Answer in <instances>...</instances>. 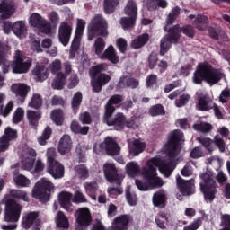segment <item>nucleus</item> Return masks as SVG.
Masks as SVG:
<instances>
[{"instance_id":"41","label":"nucleus","mask_w":230,"mask_h":230,"mask_svg":"<svg viewBox=\"0 0 230 230\" xmlns=\"http://www.w3.org/2000/svg\"><path fill=\"white\" fill-rule=\"evenodd\" d=\"M179 15H181V8L177 6L172 8L166 18L165 26H167V28H170V26H172V24H173L175 21H177V17H179Z\"/></svg>"},{"instance_id":"20","label":"nucleus","mask_w":230,"mask_h":230,"mask_svg":"<svg viewBox=\"0 0 230 230\" xmlns=\"http://www.w3.org/2000/svg\"><path fill=\"white\" fill-rule=\"evenodd\" d=\"M10 89L16 98H22V100L28 98V93L31 91V88L23 83H14L11 85Z\"/></svg>"},{"instance_id":"13","label":"nucleus","mask_w":230,"mask_h":230,"mask_svg":"<svg viewBox=\"0 0 230 230\" xmlns=\"http://www.w3.org/2000/svg\"><path fill=\"white\" fill-rule=\"evenodd\" d=\"M35 161H37V151L31 147L25 149L21 160L22 168L27 172H31L35 166Z\"/></svg>"},{"instance_id":"40","label":"nucleus","mask_w":230,"mask_h":230,"mask_svg":"<svg viewBox=\"0 0 230 230\" xmlns=\"http://www.w3.org/2000/svg\"><path fill=\"white\" fill-rule=\"evenodd\" d=\"M119 85H120V87H131V89H136V87L139 85V82L128 76H123L120 78Z\"/></svg>"},{"instance_id":"42","label":"nucleus","mask_w":230,"mask_h":230,"mask_svg":"<svg viewBox=\"0 0 230 230\" xmlns=\"http://www.w3.org/2000/svg\"><path fill=\"white\" fill-rule=\"evenodd\" d=\"M214 105L215 103L209 99H208L207 97H202L199 99L197 104V109L198 111H210V109H213Z\"/></svg>"},{"instance_id":"15","label":"nucleus","mask_w":230,"mask_h":230,"mask_svg":"<svg viewBox=\"0 0 230 230\" xmlns=\"http://www.w3.org/2000/svg\"><path fill=\"white\" fill-rule=\"evenodd\" d=\"M22 226L23 229L40 230V220L39 219V212H29L22 217Z\"/></svg>"},{"instance_id":"51","label":"nucleus","mask_w":230,"mask_h":230,"mask_svg":"<svg viewBox=\"0 0 230 230\" xmlns=\"http://www.w3.org/2000/svg\"><path fill=\"white\" fill-rule=\"evenodd\" d=\"M66 85V78L60 76L58 74L56 75V78L52 82L53 89H63Z\"/></svg>"},{"instance_id":"31","label":"nucleus","mask_w":230,"mask_h":230,"mask_svg":"<svg viewBox=\"0 0 230 230\" xmlns=\"http://www.w3.org/2000/svg\"><path fill=\"white\" fill-rule=\"evenodd\" d=\"M172 31L175 32L176 35H178V40H181V34L183 33V35H186L187 37H190V39H193L195 37V30H193V27L191 25H186L184 27H180L179 25H174L172 27Z\"/></svg>"},{"instance_id":"57","label":"nucleus","mask_w":230,"mask_h":230,"mask_svg":"<svg viewBox=\"0 0 230 230\" xmlns=\"http://www.w3.org/2000/svg\"><path fill=\"white\" fill-rule=\"evenodd\" d=\"M22 118H24V109L17 108L13 116V123H21Z\"/></svg>"},{"instance_id":"53","label":"nucleus","mask_w":230,"mask_h":230,"mask_svg":"<svg viewBox=\"0 0 230 230\" xmlns=\"http://www.w3.org/2000/svg\"><path fill=\"white\" fill-rule=\"evenodd\" d=\"M10 195H12V197H14L15 199H20V200H23L24 202H28L29 200L28 193L23 190H11Z\"/></svg>"},{"instance_id":"49","label":"nucleus","mask_w":230,"mask_h":230,"mask_svg":"<svg viewBox=\"0 0 230 230\" xmlns=\"http://www.w3.org/2000/svg\"><path fill=\"white\" fill-rule=\"evenodd\" d=\"M194 130L197 132H210L211 128H213V126L211 124L207 123V122H200V123H196L193 125Z\"/></svg>"},{"instance_id":"24","label":"nucleus","mask_w":230,"mask_h":230,"mask_svg":"<svg viewBox=\"0 0 230 230\" xmlns=\"http://www.w3.org/2000/svg\"><path fill=\"white\" fill-rule=\"evenodd\" d=\"M187 21L188 22H193L199 31H204L208 28V17L201 14H190L188 16Z\"/></svg>"},{"instance_id":"59","label":"nucleus","mask_w":230,"mask_h":230,"mask_svg":"<svg viewBox=\"0 0 230 230\" xmlns=\"http://www.w3.org/2000/svg\"><path fill=\"white\" fill-rule=\"evenodd\" d=\"M149 112L151 116H161V114H164V108L163 105L156 104L150 109Z\"/></svg>"},{"instance_id":"5","label":"nucleus","mask_w":230,"mask_h":230,"mask_svg":"<svg viewBox=\"0 0 230 230\" xmlns=\"http://www.w3.org/2000/svg\"><path fill=\"white\" fill-rule=\"evenodd\" d=\"M200 179H202L203 181L199 186L202 193L204 194L205 200L212 202L217 195V181H215V174H213L211 171H206L200 174Z\"/></svg>"},{"instance_id":"25","label":"nucleus","mask_w":230,"mask_h":230,"mask_svg":"<svg viewBox=\"0 0 230 230\" xmlns=\"http://www.w3.org/2000/svg\"><path fill=\"white\" fill-rule=\"evenodd\" d=\"M73 148V140L69 135H64L58 143V150L61 155H66V154H69L71 149Z\"/></svg>"},{"instance_id":"12","label":"nucleus","mask_w":230,"mask_h":230,"mask_svg":"<svg viewBox=\"0 0 230 230\" xmlns=\"http://www.w3.org/2000/svg\"><path fill=\"white\" fill-rule=\"evenodd\" d=\"M103 172L108 181L111 183L121 184V181H123V174L118 173V169H116V165L112 163H106L103 165Z\"/></svg>"},{"instance_id":"60","label":"nucleus","mask_w":230,"mask_h":230,"mask_svg":"<svg viewBox=\"0 0 230 230\" xmlns=\"http://www.w3.org/2000/svg\"><path fill=\"white\" fill-rule=\"evenodd\" d=\"M4 137L8 139V141H12L13 139L17 138V131L15 129H12L10 128H7L4 131V134L3 135Z\"/></svg>"},{"instance_id":"45","label":"nucleus","mask_w":230,"mask_h":230,"mask_svg":"<svg viewBox=\"0 0 230 230\" xmlns=\"http://www.w3.org/2000/svg\"><path fill=\"white\" fill-rule=\"evenodd\" d=\"M50 118L56 125H62L64 123V112H62V110L52 111Z\"/></svg>"},{"instance_id":"37","label":"nucleus","mask_w":230,"mask_h":230,"mask_svg":"<svg viewBox=\"0 0 230 230\" xmlns=\"http://www.w3.org/2000/svg\"><path fill=\"white\" fill-rule=\"evenodd\" d=\"M141 172V167L137 164V162H128L126 164V173L129 177H136L138 173Z\"/></svg>"},{"instance_id":"58","label":"nucleus","mask_w":230,"mask_h":230,"mask_svg":"<svg viewBox=\"0 0 230 230\" xmlns=\"http://www.w3.org/2000/svg\"><path fill=\"white\" fill-rule=\"evenodd\" d=\"M208 164L210 166H213L215 170H219L220 166H222V160L218 156H212L208 158Z\"/></svg>"},{"instance_id":"54","label":"nucleus","mask_w":230,"mask_h":230,"mask_svg":"<svg viewBox=\"0 0 230 230\" xmlns=\"http://www.w3.org/2000/svg\"><path fill=\"white\" fill-rule=\"evenodd\" d=\"M197 141L203 145L208 152H213V146H211V145H213V140L211 138L199 137H197Z\"/></svg>"},{"instance_id":"2","label":"nucleus","mask_w":230,"mask_h":230,"mask_svg":"<svg viewBox=\"0 0 230 230\" xmlns=\"http://www.w3.org/2000/svg\"><path fill=\"white\" fill-rule=\"evenodd\" d=\"M10 49L11 48L8 44H0V64H4V73H8L10 71V66L14 74L22 75V73H28L30 67H31V59L24 57L22 51L16 50L14 52V60L10 64L6 60V57L10 55Z\"/></svg>"},{"instance_id":"23","label":"nucleus","mask_w":230,"mask_h":230,"mask_svg":"<svg viewBox=\"0 0 230 230\" xmlns=\"http://www.w3.org/2000/svg\"><path fill=\"white\" fill-rule=\"evenodd\" d=\"M45 64V65H44ZM44 64L37 63L36 66L32 71V75H34V80L36 82H44V80H48V68H46V65L48 61L45 59Z\"/></svg>"},{"instance_id":"55","label":"nucleus","mask_w":230,"mask_h":230,"mask_svg":"<svg viewBox=\"0 0 230 230\" xmlns=\"http://www.w3.org/2000/svg\"><path fill=\"white\" fill-rule=\"evenodd\" d=\"M107 69H109L107 64H100L93 66L90 70V76H96L98 73H102V71H107Z\"/></svg>"},{"instance_id":"46","label":"nucleus","mask_w":230,"mask_h":230,"mask_svg":"<svg viewBox=\"0 0 230 230\" xmlns=\"http://www.w3.org/2000/svg\"><path fill=\"white\" fill-rule=\"evenodd\" d=\"M95 49V55H98L99 58L103 54V50L105 49V40L102 38H97L93 44Z\"/></svg>"},{"instance_id":"7","label":"nucleus","mask_w":230,"mask_h":230,"mask_svg":"<svg viewBox=\"0 0 230 230\" xmlns=\"http://www.w3.org/2000/svg\"><path fill=\"white\" fill-rule=\"evenodd\" d=\"M55 186L46 178H41L35 184L32 190V197L38 199L40 202H48L49 200V191H53Z\"/></svg>"},{"instance_id":"44","label":"nucleus","mask_w":230,"mask_h":230,"mask_svg":"<svg viewBox=\"0 0 230 230\" xmlns=\"http://www.w3.org/2000/svg\"><path fill=\"white\" fill-rule=\"evenodd\" d=\"M119 4V0H104L105 13H112L116 10V6Z\"/></svg>"},{"instance_id":"1","label":"nucleus","mask_w":230,"mask_h":230,"mask_svg":"<svg viewBox=\"0 0 230 230\" xmlns=\"http://www.w3.org/2000/svg\"><path fill=\"white\" fill-rule=\"evenodd\" d=\"M181 141H184V134L181 130H174L170 133L167 143L164 146L163 152L166 155V162L163 157L155 156L147 161L146 167L142 168L141 174L145 183L136 181V186L140 191H148L161 188L164 182L157 176V168L164 177H170L181 161Z\"/></svg>"},{"instance_id":"43","label":"nucleus","mask_w":230,"mask_h":230,"mask_svg":"<svg viewBox=\"0 0 230 230\" xmlns=\"http://www.w3.org/2000/svg\"><path fill=\"white\" fill-rule=\"evenodd\" d=\"M42 95L40 93H33L30 102H28V106L31 107L32 109H40V107H42Z\"/></svg>"},{"instance_id":"30","label":"nucleus","mask_w":230,"mask_h":230,"mask_svg":"<svg viewBox=\"0 0 230 230\" xmlns=\"http://www.w3.org/2000/svg\"><path fill=\"white\" fill-rule=\"evenodd\" d=\"M100 58L103 60L106 58V60H109V62H111V64H118L119 62V58L116 54V49L112 45H110L105 51L100 56Z\"/></svg>"},{"instance_id":"17","label":"nucleus","mask_w":230,"mask_h":230,"mask_svg":"<svg viewBox=\"0 0 230 230\" xmlns=\"http://www.w3.org/2000/svg\"><path fill=\"white\" fill-rule=\"evenodd\" d=\"M112 116H107V113L104 114V123L108 125V127H115L116 130H122L127 127V118L123 113H117L115 115L114 119H111Z\"/></svg>"},{"instance_id":"8","label":"nucleus","mask_w":230,"mask_h":230,"mask_svg":"<svg viewBox=\"0 0 230 230\" xmlns=\"http://www.w3.org/2000/svg\"><path fill=\"white\" fill-rule=\"evenodd\" d=\"M164 30L168 34L164 36L160 41V55H162V57L170 51V48H172V44L179 42V35L173 31L172 28L164 26Z\"/></svg>"},{"instance_id":"52","label":"nucleus","mask_w":230,"mask_h":230,"mask_svg":"<svg viewBox=\"0 0 230 230\" xmlns=\"http://www.w3.org/2000/svg\"><path fill=\"white\" fill-rule=\"evenodd\" d=\"M49 67L52 75H58L62 69V61H60V59H56L49 65Z\"/></svg>"},{"instance_id":"50","label":"nucleus","mask_w":230,"mask_h":230,"mask_svg":"<svg viewBox=\"0 0 230 230\" xmlns=\"http://www.w3.org/2000/svg\"><path fill=\"white\" fill-rule=\"evenodd\" d=\"M126 199L129 206H136L137 204V197L135 192L130 191V187H127L126 189Z\"/></svg>"},{"instance_id":"11","label":"nucleus","mask_w":230,"mask_h":230,"mask_svg":"<svg viewBox=\"0 0 230 230\" xmlns=\"http://www.w3.org/2000/svg\"><path fill=\"white\" fill-rule=\"evenodd\" d=\"M29 24L38 31H41V33H49V31H51L48 21L37 13L31 14L29 17Z\"/></svg>"},{"instance_id":"63","label":"nucleus","mask_w":230,"mask_h":230,"mask_svg":"<svg viewBox=\"0 0 230 230\" xmlns=\"http://www.w3.org/2000/svg\"><path fill=\"white\" fill-rule=\"evenodd\" d=\"M85 152H87V147L84 146H78L76 147V153L79 155V162L85 163Z\"/></svg>"},{"instance_id":"35","label":"nucleus","mask_w":230,"mask_h":230,"mask_svg":"<svg viewBox=\"0 0 230 230\" xmlns=\"http://www.w3.org/2000/svg\"><path fill=\"white\" fill-rule=\"evenodd\" d=\"M124 13L128 17L137 19V4L134 0H129L124 8Z\"/></svg>"},{"instance_id":"16","label":"nucleus","mask_w":230,"mask_h":230,"mask_svg":"<svg viewBox=\"0 0 230 230\" xmlns=\"http://www.w3.org/2000/svg\"><path fill=\"white\" fill-rule=\"evenodd\" d=\"M73 33V23H68L66 22H62L58 27V39L59 42L64 46L69 44L71 40V34Z\"/></svg>"},{"instance_id":"33","label":"nucleus","mask_w":230,"mask_h":230,"mask_svg":"<svg viewBox=\"0 0 230 230\" xmlns=\"http://www.w3.org/2000/svg\"><path fill=\"white\" fill-rule=\"evenodd\" d=\"M167 199L166 191L163 190H158L153 195V204L157 208H164Z\"/></svg>"},{"instance_id":"27","label":"nucleus","mask_w":230,"mask_h":230,"mask_svg":"<svg viewBox=\"0 0 230 230\" xmlns=\"http://www.w3.org/2000/svg\"><path fill=\"white\" fill-rule=\"evenodd\" d=\"M48 173L53 177V179H62L64 177V165L58 162H54L52 164H49Z\"/></svg>"},{"instance_id":"3","label":"nucleus","mask_w":230,"mask_h":230,"mask_svg":"<svg viewBox=\"0 0 230 230\" xmlns=\"http://www.w3.org/2000/svg\"><path fill=\"white\" fill-rule=\"evenodd\" d=\"M3 200L5 204L4 221L9 225H2L1 229L15 230L17 229L19 218H21L22 206L19 205L15 200L10 199L8 196H5Z\"/></svg>"},{"instance_id":"21","label":"nucleus","mask_w":230,"mask_h":230,"mask_svg":"<svg viewBox=\"0 0 230 230\" xmlns=\"http://www.w3.org/2000/svg\"><path fill=\"white\" fill-rule=\"evenodd\" d=\"M92 87L95 93H100L103 85H107L111 82V75L107 74H100L99 75L91 76Z\"/></svg>"},{"instance_id":"10","label":"nucleus","mask_w":230,"mask_h":230,"mask_svg":"<svg viewBox=\"0 0 230 230\" xmlns=\"http://www.w3.org/2000/svg\"><path fill=\"white\" fill-rule=\"evenodd\" d=\"M84 30H85V21L77 19L75 34L70 47L69 58H75V57H76V53H78V49H80V40H82Z\"/></svg>"},{"instance_id":"47","label":"nucleus","mask_w":230,"mask_h":230,"mask_svg":"<svg viewBox=\"0 0 230 230\" xmlns=\"http://www.w3.org/2000/svg\"><path fill=\"white\" fill-rule=\"evenodd\" d=\"M137 19V18H134L133 16L122 17L119 22L123 30H128V28H132V26L136 24Z\"/></svg>"},{"instance_id":"9","label":"nucleus","mask_w":230,"mask_h":230,"mask_svg":"<svg viewBox=\"0 0 230 230\" xmlns=\"http://www.w3.org/2000/svg\"><path fill=\"white\" fill-rule=\"evenodd\" d=\"M103 150H106L108 155H119V152H121V148L118 146V143L110 137L105 139L104 143L95 144L93 146L95 154H101Z\"/></svg>"},{"instance_id":"39","label":"nucleus","mask_w":230,"mask_h":230,"mask_svg":"<svg viewBox=\"0 0 230 230\" xmlns=\"http://www.w3.org/2000/svg\"><path fill=\"white\" fill-rule=\"evenodd\" d=\"M56 224L58 227L62 229H67L69 227V219L66 217V214L62 211H58L56 216Z\"/></svg>"},{"instance_id":"32","label":"nucleus","mask_w":230,"mask_h":230,"mask_svg":"<svg viewBox=\"0 0 230 230\" xmlns=\"http://www.w3.org/2000/svg\"><path fill=\"white\" fill-rule=\"evenodd\" d=\"M13 32L19 39L26 38L28 35V29H26V24L22 21H17L13 24Z\"/></svg>"},{"instance_id":"26","label":"nucleus","mask_w":230,"mask_h":230,"mask_svg":"<svg viewBox=\"0 0 230 230\" xmlns=\"http://www.w3.org/2000/svg\"><path fill=\"white\" fill-rule=\"evenodd\" d=\"M12 170L13 171V181L15 182L16 186H21V188H28L30 186L31 181L30 179H28L26 176L19 173V164H15L14 165H12Z\"/></svg>"},{"instance_id":"22","label":"nucleus","mask_w":230,"mask_h":230,"mask_svg":"<svg viewBox=\"0 0 230 230\" xmlns=\"http://www.w3.org/2000/svg\"><path fill=\"white\" fill-rule=\"evenodd\" d=\"M177 186L182 195H193L195 181L193 180L184 181L181 176L176 177Z\"/></svg>"},{"instance_id":"61","label":"nucleus","mask_w":230,"mask_h":230,"mask_svg":"<svg viewBox=\"0 0 230 230\" xmlns=\"http://www.w3.org/2000/svg\"><path fill=\"white\" fill-rule=\"evenodd\" d=\"M190 96L188 94H182L181 95L175 102L176 107H184L188 102H190Z\"/></svg>"},{"instance_id":"62","label":"nucleus","mask_w":230,"mask_h":230,"mask_svg":"<svg viewBox=\"0 0 230 230\" xmlns=\"http://www.w3.org/2000/svg\"><path fill=\"white\" fill-rule=\"evenodd\" d=\"M80 103H82V93L77 92L72 99V107L74 109H78V107H80Z\"/></svg>"},{"instance_id":"29","label":"nucleus","mask_w":230,"mask_h":230,"mask_svg":"<svg viewBox=\"0 0 230 230\" xmlns=\"http://www.w3.org/2000/svg\"><path fill=\"white\" fill-rule=\"evenodd\" d=\"M121 102H123V98L121 97V95L111 96L105 105L106 116H112V114H114L116 111V108H114V106L112 105H118V103H121Z\"/></svg>"},{"instance_id":"14","label":"nucleus","mask_w":230,"mask_h":230,"mask_svg":"<svg viewBox=\"0 0 230 230\" xmlns=\"http://www.w3.org/2000/svg\"><path fill=\"white\" fill-rule=\"evenodd\" d=\"M76 227L77 230H84V227H87L91 224V211L87 208H79L76 213Z\"/></svg>"},{"instance_id":"6","label":"nucleus","mask_w":230,"mask_h":230,"mask_svg":"<svg viewBox=\"0 0 230 230\" xmlns=\"http://www.w3.org/2000/svg\"><path fill=\"white\" fill-rule=\"evenodd\" d=\"M107 28L109 25L103 16L96 15L88 25V40H93L96 34L101 35V37H108Z\"/></svg>"},{"instance_id":"28","label":"nucleus","mask_w":230,"mask_h":230,"mask_svg":"<svg viewBox=\"0 0 230 230\" xmlns=\"http://www.w3.org/2000/svg\"><path fill=\"white\" fill-rule=\"evenodd\" d=\"M71 199H73V194H71V192L61 191L58 194V202L61 208H63V209H66V211H68V213H71V211H73Z\"/></svg>"},{"instance_id":"18","label":"nucleus","mask_w":230,"mask_h":230,"mask_svg":"<svg viewBox=\"0 0 230 230\" xmlns=\"http://www.w3.org/2000/svg\"><path fill=\"white\" fill-rule=\"evenodd\" d=\"M15 10L14 0H3L0 4V19H10L15 13Z\"/></svg>"},{"instance_id":"56","label":"nucleus","mask_w":230,"mask_h":230,"mask_svg":"<svg viewBox=\"0 0 230 230\" xmlns=\"http://www.w3.org/2000/svg\"><path fill=\"white\" fill-rule=\"evenodd\" d=\"M13 101H9L5 107L2 106V108H0V114L4 116V118H6V116H8V114L13 111Z\"/></svg>"},{"instance_id":"64","label":"nucleus","mask_w":230,"mask_h":230,"mask_svg":"<svg viewBox=\"0 0 230 230\" xmlns=\"http://www.w3.org/2000/svg\"><path fill=\"white\" fill-rule=\"evenodd\" d=\"M200 226H202V218H198L190 225L184 226L183 230H197Z\"/></svg>"},{"instance_id":"38","label":"nucleus","mask_w":230,"mask_h":230,"mask_svg":"<svg viewBox=\"0 0 230 230\" xmlns=\"http://www.w3.org/2000/svg\"><path fill=\"white\" fill-rule=\"evenodd\" d=\"M40 118H42V113L40 111H35L33 110L27 111V119L29 120L30 125H32V127H37Z\"/></svg>"},{"instance_id":"36","label":"nucleus","mask_w":230,"mask_h":230,"mask_svg":"<svg viewBox=\"0 0 230 230\" xmlns=\"http://www.w3.org/2000/svg\"><path fill=\"white\" fill-rule=\"evenodd\" d=\"M148 39H150V36H148L147 33L137 37L131 41V48H133V49L143 48V46L148 42Z\"/></svg>"},{"instance_id":"34","label":"nucleus","mask_w":230,"mask_h":230,"mask_svg":"<svg viewBox=\"0 0 230 230\" xmlns=\"http://www.w3.org/2000/svg\"><path fill=\"white\" fill-rule=\"evenodd\" d=\"M145 143L141 142L140 140H134L133 142L129 143V155L132 157H136V155H139L145 150Z\"/></svg>"},{"instance_id":"19","label":"nucleus","mask_w":230,"mask_h":230,"mask_svg":"<svg viewBox=\"0 0 230 230\" xmlns=\"http://www.w3.org/2000/svg\"><path fill=\"white\" fill-rule=\"evenodd\" d=\"M130 222H132V217L128 215L117 217L108 230H127Z\"/></svg>"},{"instance_id":"48","label":"nucleus","mask_w":230,"mask_h":230,"mask_svg":"<svg viewBox=\"0 0 230 230\" xmlns=\"http://www.w3.org/2000/svg\"><path fill=\"white\" fill-rule=\"evenodd\" d=\"M75 172L79 179H87L89 177V169L85 165H76Z\"/></svg>"},{"instance_id":"4","label":"nucleus","mask_w":230,"mask_h":230,"mask_svg":"<svg viewBox=\"0 0 230 230\" xmlns=\"http://www.w3.org/2000/svg\"><path fill=\"white\" fill-rule=\"evenodd\" d=\"M224 78V74L212 66L209 63H201L198 65L197 70L194 72L192 81L194 84H201L203 80L210 85L218 84Z\"/></svg>"}]
</instances>
